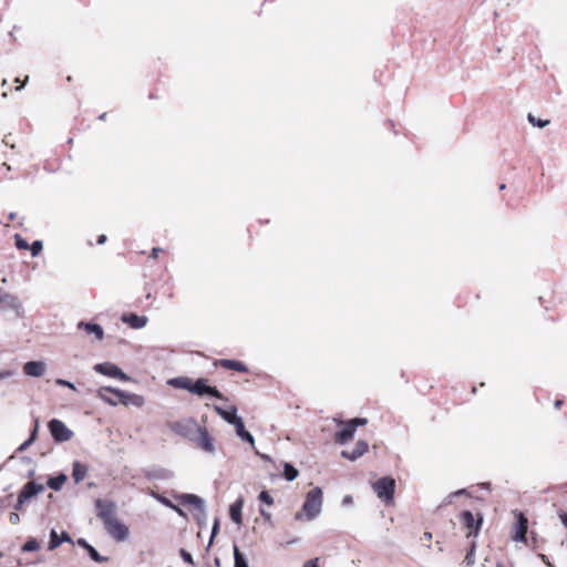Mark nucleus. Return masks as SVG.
<instances>
[{
    "instance_id": "f257e3e1",
    "label": "nucleus",
    "mask_w": 567,
    "mask_h": 567,
    "mask_svg": "<svg viewBox=\"0 0 567 567\" xmlns=\"http://www.w3.org/2000/svg\"><path fill=\"white\" fill-rule=\"evenodd\" d=\"M323 494L320 487H315L306 495L302 509L295 516L297 520H313L322 511Z\"/></svg>"
},
{
    "instance_id": "f03ea898",
    "label": "nucleus",
    "mask_w": 567,
    "mask_h": 567,
    "mask_svg": "<svg viewBox=\"0 0 567 567\" xmlns=\"http://www.w3.org/2000/svg\"><path fill=\"white\" fill-rule=\"evenodd\" d=\"M334 422L338 425H343V429H341L340 431H338L334 434V441L339 444H344L354 436L357 427L365 425L368 423V420L361 419V417H355V419L344 422L342 420L334 419Z\"/></svg>"
},
{
    "instance_id": "7ed1b4c3",
    "label": "nucleus",
    "mask_w": 567,
    "mask_h": 567,
    "mask_svg": "<svg viewBox=\"0 0 567 567\" xmlns=\"http://www.w3.org/2000/svg\"><path fill=\"white\" fill-rule=\"evenodd\" d=\"M372 488L378 498L385 505H389L393 502L395 481L392 477L384 476L379 478L372 484Z\"/></svg>"
},
{
    "instance_id": "20e7f679",
    "label": "nucleus",
    "mask_w": 567,
    "mask_h": 567,
    "mask_svg": "<svg viewBox=\"0 0 567 567\" xmlns=\"http://www.w3.org/2000/svg\"><path fill=\"white\" fill-rule=\"evenodd\" d=\"M96 516L103 523V526L117 519V508L114 502L107 499H97L95 502Z\"/></svg>"
},
{
    "instance_id": "39448f33",
    "label": "nucleus",
    "mask_w": 567,
    "mask_h": 567,
    "mask_svg": "<svg viewBox=\"0 0 567 567\" xmlns=\"http://www.w3.org/2000/svg\"><path fill=\"white\" fill-rule=\"evenodd\" d=\"M0 310L11 311L16 316L21 317L23 315V306L21 300L11 293L0 290Z\"/></svg>"
},
{
    "instance_id": "423d86ee",
    "label": "nucleus",
    "mask_w": 567,
    "mask_h": 567,
    "mask_svg": "<svg viewBox=\"0 0 567 567\" xmlns=\"http://www.w3.org/2000/svg\"><path fill=\"white\" fill-rule=\"evenodd\" d=\"M49 430L56 442H66L72 439L73 432L60 420L53 419L49 422Z\"/></svg>"
},
{
    "instance_id": "0eeeda50",
    "label": "nucleus",
    "mask_w": 567,
    "mask_h": 567,
    "mask_svg": "<svg viewBox=\"0 0 567 567\" xmlns=\"http://www.w3.org/2000/svg\"><path fill=\"white\" fill-rule=\"evenodd\" d=\"M195 444L208 453L209 455L216 454V446L214 437L204 427L197 429V435L194 437Z\"/></svg>"
},
{
    "instance_id": "6e6552de",
    "label": "nucleus",
    "mask_w": 567,
    "mask_h": 567,
    "mask_svg": "<svg viewBox=\"0 0 567 567\" xmlns=\"http://www.w3.org/2000/svg\"><path fill=\"white\" fill-rule=\"evenodd\" d=\"M107 534L116 542H125L128 538V527L118 518L104 526Z\"/></svg>"
},
{
    "instance_id": "1a4fd4ad",
    "label": "nucleus",
    "mask_w": 567,
    "mask_h": 567,
    "mask_svg": "<svg viewBox=\"0 0 567 567\" xmlns=\"http://www.w3.org/2000/svg\"><path fill=\"white\" fill-rule=\"evenodd\" d=\"M107 534L116 542H125L128 538V527L118 518L104 526Z\"/></svg>"
},
{
    "instance_id": "9d476101",
    "label": "nucleus",
    "mask_w": 567,
    "mask_h": 567,
    "mask_svg": "<svg viewBox=\"0 0 567 567\" xmlns=\"http://www.w3.org/2000/svg\"><path fill=\"white\" fill-rule=\"evenodd\" d=\"M94 370L103 375L117 378L122 381L130 380V378L117 365L113 363H97L94 365Z\"/></svg>"
},
{
    "instance_id": "9b49d317",
    "label": "nucleus",
    "mask_w": 567,
    "mask_h": 567,
    "mask_svg": "<svg viewBox=\"0 0 567 567\" xmlns=\"http://www.w3.org/2000/svg\"><path fill=\"white\" fill-rule=\"evenodd\" d=\"M192 393L196 395L209 394L217 399H223V394L214 386L207 385L205 379H197L192 384Z\"/></svg>"
},
{
    "instance_id": "f8f14e48",
    "label": "nucleus",
    "mask_w": 567,
    "mask_h": 567,
    "mask_svg": "<svg viewBox=\"0 0 567 567\" xmlns=\"http://www.w3.org/2000/svg\"><path fill=\"white\" fill-rule=\"evenodd\" d=\"M482 517L480 516L477 519L474 517V515L472 514V512L470 511H465L462 515H461V522L462 524L464 525V527L466 529H468L467 532V537L472 536V535H476L481 528V525H482Z\"/></svg>"
},
{
    "instance_id": "ddd939ff",
    "label": "nucleus",
    "mask_w": 567,
    "mask_h": 567,
    "mask_svg": "<svg viewBox=\"0 0 567 567\" xmlns=\"http://www.w3.org/2000/svg\"><path fill=\"white\" fill-rule=\"evenodd\" d=\"M115 396L124 405H134V406L141 408L145 403V400L142 395L125 392L122 390L115 391Z\"/></svg>"
},
{
    "instance_id": "4468645a",
    "label": "nucleus",
    "mask_w": 567,
    "mask_h": 567,
    "mask_svg": "<svg viewBox=\"0 0 567 567\" xmlns=\"http://www.w3.org/2000/svg\"><path fill=\"white\" fill-rule=\"evenodd\" d=\"M178 499L184 505H192L194 506L200 514L205 517L206 516V506L203 498L195 494H182L178 496Z\"/></svg>"
},
{
    "instance_id": "2eb2a0df",
    "label": "nucleus",
    "mask_w": 567,
    "mask_h": 567,
    "mask_svg": "<svg viewBox=\"0 0 567 567\" xmlns=\"http://www.w3.org/2000/svg\"><path fill=\"white\" fill-rule=\"evenodd\" d=\"M526 533H527V518L522 514H517V523L514 526V535L513 539L515 542L526 543Z\"/></svg>"
},
{
    "instance_id": "dca6fc26",
    "label": "nucleus",
    "mask_w": 567,
    "mask_h": 567,
    "mask_svg": "<svg viewBox=\"0 0 567 567\" xmlns=\"http://www.w3.org/2000/svg\"><path fill=\"white\" fill-rule=\"evenodd\" d=\"M44 491V485L42 484H37L34 482H28L21 489V492L19 493L20 495V501L22 502H27L29 501L31 497L42 493Z\"/></svg>"
},
{
    "instance_id": "f3484780",
    "label": "nucleus",
    "mask_w": 567,
    "mask_h": 567,
    "mask_svg": "<svg viewBox=\"0 0 567 567\" xmlns=\"http://www.w3.org/2000/svg\"><path fill=\"white\" fill-rule=\"evenodd\" d=\"M121 320L133 329H142L148 322L146 316H138L136 313H125L122 316Z\"/></svg>"
},
{
    "instance_id": "a211bd4d",
    "label": "nucleus",
    "mask_w": 567,
    "mask_h": 567,
    "mask_svg": "<svg viewBox=\"0 0 567 567\" xmlns=\"http://www.w3.org/2000/svg\"><path fill=\"white\" fill-rule=\"evenodd\" d=\"M368 449H369V444L365 441L360 440L355 443V446L351 452L342 451L341 456L344 458H348L350 461H355L359 457H361L363 454H365L368 452Z\"/></svg>"
},
{
    "instance_id": "6ab92c4d",
    "label": "nucleus",
    "mask_w": 567,
    "mask_h": 567,
    "mask_svg": "<svg viewBox=\"0 0 567 567\" xmlns=\"http://www.w3.org/2000/svg\"><path fill=\"white\" fill-rule=\"evenodd\" d=\"M45 368L42 361H29L23 365V372L29 377L39 378L44 374Z\"/></svg>"
},
{
    "instance_id": "aec40b11",
    "label": "nucleus",
    "mask_w": 567,
    "mask_h": 567,
    "mask_svg": "<svg viewBox=\"0 0 567 567\" xmlns=\"http://www.w3.org/2000/svg\"><path fill=\"white\" fill-rule=\"evenodd\" d=\"M78 329L84 330L89 334H93L95 339L99 341H101L104 338V330L97 323L80 321L78 323Z\"/></svg>"
},
{
    "instance_id": "412c9836",
    "label": "nucleus",
    "mask_w": 567,
    "mask_h": 567,
    "mask_svg": "<svg viewBox=\"0 0 567 567\" xmlns=\"http://www.w3.org/2000/svg\"><path fill=\"white\" fill-rule=\"evenodd\" d=\"M63 542L72 543L70 535L66 532H62L61 535H59L55 529H52L50 533V542H49L48 549L54 550Z\"/></svg>"
},
{
    "instance_id": "4be33fe9",
    "label": "nucleus",
    "mask_w": 567,
    "mask_h": 567,
    "mask_svg": "<svg viewBox=\"0 0 567 567\" xmlns=\"http://www.w3.org/2000/svg\"><path fill=\"white\" fill-rule=\"evenodd\" d=\"M115 391L118 390L111 386H103L99 389L97 398L111 405H116L118 403V399L115 396Z\"/></svg>"
},
{
    "instance_id": "5701e85b",
    "label": "nucleus",
    "mask_w": 567,
    "mask_h": 567,
    "mask_svg": "<svg viewBox=\"0 0 567 567\" xmlns=\"http://www.w3.org/2000/svg\"><path fill=\"white\" fill-rule=\"evenodd\" d=\"M215 411L217 414L225 420L227 423L235 425L236 420H241L240 416H237V409L236 406H231L229 410H224L220 406H215Z\"/></svg>"
},
{
    "instance_id": "b1692460",
    "label": "nucleus",
    "mask_w": 567,
    "mask_h": 567,
    "mask_svg": "<svg viewBox=\"0 0 567 567\" xmlns=\"http://www.w3.org/2000/svg\"><path fill=\"white\" fill-rule=\"evenodd\" d=\"M234 426H235V432H236L237 436L240 437L243 441L249 443L254 447L255 446V439L250 434V432H248L245 429L243 419L241 420H236V424Z\"/></svg>"
},
{
    "instance_id": "393cba45",
    "label": "nucleus",
    "mask_w": 567,
    "mask_h": 567,
    "mask_svg": "<svg viewBox=\"0 0 567 567\" xmlns=\"http://www.w3.org/2000/svg\"><path fill=\"white\" fill-rule=\"evenodd\" d=\"M244 506V498L239 497L235 503L230 505L229 514L230 518L237 525H241V509Z\"/></svg>"
},
{
    "instance_id": "a878e982",
    "label": "nucleus",
    "mask_w": 567,
    "mask_h": 567,
    "mask_svg": "<svg viewBox=\"0 0 567 567\" xmlns=\"http://www.w3.org/2000/svg\"><path fill=\"white\" fill-rule=\"evenodd\" d=\"M194 383V381L190 379V378H187V377H179V378H175V379H171L168 381V384L177 388V389H184V390H187L192 393V384Z\"/></svg>"
},
{
    "instance_id": "bb28decb",
    "label": "nucleus",
    "mask_w": 567,
    "mask_h": 567,
    "mask_svg": "<svg viewBox=\"0 0 567 567\" xmlns=\"http://www.w3.org/2000/svg\"><path fill=\"white\" fill-rule=\"evenodd\" d=\"M219 365L225 369L235 370L238 372H247V367L240 361L223 359L219 361Z\"/></svg>"
},
{
    "instance_id": "cd10ccee",
    "label": "nucleus",
    "mask_w": 567,
    "mask_h": 567,
    "mask_svg": "<svg viewBox=\"0 0 567 567\" xmlns=\"http://www.w3.org/2000/svg\"><path fill=\"white\" fill-rule=\"evenodd\" d=\"M87 473V467L80 462L73 463L72 477L75 483L82 482Z\"/></svg>"
},
{
    "instance_id": "c85d7f7f",
    "label": "nucleus",
    "mask_w": 567,
    "mask_h": 567,
    "mask_svg": "<svg viewBox=\"0 0 567 567\" xmlns=\"http://www.w3.org/2000/svg\"><path fill=\"white\" fill-rule=\"evenodd\" d=\"M66 478L68 477L65 474H59L58 476L51 477L48 481V486L53 491H60L63 484L65 483Z\"/></svg>"
},
{
    "instance_id": "c756f323",
    "label": "nucleus",
    "mask_w": 567,
    "mask_h": 567,
    "mask_svg": "<svg viewBox=\"0 0 567 567\" xmlns=\"http://www.w3.org/2000/svg\"><path fill=\"white\" fill-rule=\"evenodd\" d=\"M234 560H235V567H249L246 558L240 553L237 545H234Z\"/></svg>"
},
{
    "instance_id": "7c9ffc66",
    "label": "nucleus",
    "mask_w": 567,
    "mask_h": 567,
    "mask_svg": "<svg viewBox=\"0 0 567 567\" xmlns=\"http://www.w3.org/2000/svg\"><path fill=\"white\" fill-rule=\"evenodd\" d=\"M284 475L287 481L291 482L296 480L299 475V472L297 468H295L291 464L285 463L284 465Z\"/></svg>"
},
{
    "instance_id": "2f4dec72",
    "label": "nucleus",
    "mask_w": 567,
    "mask_h": 567,
    "mask_svg": "<svg viewBox=\"0 0 567 567\" xmlns=\"http://www.w3.org/2000/svg\"><path fill=\"white\" fill-rule=\"evenodd\" d=\"M527 121L533 125V126H536V127H539V128H543V127H546L550 121L549 120H540V118H537L534 114L532 113H528L527 114Z\"/></svg>"
},
{
    "instance_id": "473e14b6",
    "label": "nucleus",
    "mask_w": 567,
    "mask_h": 567,
    "mask_svg": "<svg viewBox=\"0 0 567 567\" xmlns=\"http://www.w3.org/2000/svg\"><path fill=\"white\" fill-rule=\"evenodd\" d=\"M40 548V545L37 539H29L22 547L23 551H35Z\"/></svg>"
},
{
    "instance_id": "72a5a7b5",
    "label": "nucleus",
    "mask_w": 567,
    "mask_h": 567,
    "mask_svg": "<svg viewBox=\"0 0 567 567\" xmlns=\"http://www.w3.org/2000/svg\"><path fill=\"white\" fill-rule=\"evenodd\" d=\"M87 554L91 557V559L94 560L95 563H103L106 560V558L102 557L93 546L90 547Z\"/></svg>"
},
{
    "instance_id": "f704fd0d",
    "label": "nucleus",
    "mask_w": 567,
    "mask_h": 567,
    "mask_svg": "<svg viewBox=\"0 0 567 567\" xmlns=\"http://www.w3.org/2000/svg\"><path fill=\"white\" fill-rule=\"evenodd\" d=\"M152 496L157 501L159 502L161 504L165 505L166 507H174V504L165 496L161 495V494H157V493H152Z\"/></svg>"
},
{
    "instance_id": "c9c22d12",
    "label": "nucleus",
    "mask_w": 567,
    "mask_h": 567,
    "mask_svg": "<svg viewBox=\"0 0 567 567\" xmlns=\"http://www.w3.org/2000/svg\"><path fill=\"white\" fill-rule=\"evenodd\" d=\"M259 499L262 503H266L267 505H272L274 504V498L269 495V493L267 491H262L259 494Z\"/></svg>"
},
{
    "instance_id": "e433bc0d",
    "label": "nucleus",
    "mask_w": 567,
    "mask_h": 567,
    "mask_svg": "<svg viewBox=\"0 0 567 567\" xmlns=\"http://www.w3.org/2000/svg\"><path fill=\"white\" fill-rule=\"evenodd\" d=\"M42 250V243L40 240H37L31 246V255L33 257L38 256L39 252Z\"/></svg>"
},
{
    "instance_id": "4c0bfd02",
    "label": "nucleus",
    "mask_w": 567,
    "mask_h": 567,
    "mask_svg": "<svg viewBox=\"0 0 567 567\" xmlns=\"http://www.w3.org/2000/svg\"><path fill=\"white\" fill-rule=\"evenodd\" d=\"M181 557L185 563L194 565L192 555L188 551H186L185 549H181Z\"/></svg>"
},
{
    "instance_id": "58836bf2",
    "label": "nucleus",
    "mask_w": 567,
    "mask_h": 567,
    "mask_svg": "<svg viewBox=\"0 0 567 567\" xmlns=\"http://www.w3.org/2000/svg\"><path fill=\"white\" fill-rule=\"evenodd\" d=\"M55 383L58 385L66 386V388H69L71 390H74V391L76 390L75 385L72 382L63 380V379H56Z\"/></svg>"
},
{
    "instance_id": "ea45409f",
    "label": "nucleus",
    "mask_w": 567,
    "mask_h": 567,
    "mask_svg": "<svg viewBox=\"0 0 567 567\" xmlns=\"http://www.w3.org/2000/svg\"><path fill=\"white\" fill-rule=\"evenodd\" d=\"M218 529H219V520L215 519L213 528H212V537H210L209 544L213 542L214 537L217 535Z\"/></svg>"
},
{
    "instance_id": "a19ab883",
    "label": "nucleus",
    "mask_w": 567,
    "mask_h": 567,
    "mask_svg": "<svg viewBox=\"0 0 567 567\" xmlns=\"http://www.w3.org/2000/svg\"><path fill=\"white\" fill-rule=\"evenodd\" d=\"M16 244H17V247L20 248V249H27L28 248V243L24 239H22L21 237H19V236H17Z\"/></svg>"
},
{
    "instance_id": "79ce46f5",
    "label": "nucleus",
    "mask_w": 567,
    "mask_h": 567,
    "mask_svg": "<svg viewBox=\"0 0 567 567\" xmlns=\"http://www.w3.org/2000/svg\"><path fill=\"white\" fill-rule=\"evenodd\" d=\"M13 375H14V371H11V370L1 371L0 372V381H2L4 379H8V378H11Z\"/></svg>"
},
{
    "instance_id": "37998d69",
    "label": "nucleus",
    "mask_w": 567,
    "mask_h": 567,
    "mask_svg": "<svg viewBox=\"0 0 567 567\" xmlns=\"http://www.w3.org/2000/svg\"><path fill=\"white\" fill-rule=\"evenodd\" d=\"M33 443V439H28L25 442H23L19 447L18 451L23 452L25 451L31 444Z\"/></svg>"
},
{
    "instance_id": "c03bdc74",
    "label": "nucleus",
    "mask_w": 567,
    "mask_h": 567,
    "mask_svg": "<svg viewBox=\"0 0 567 567\" xmlns=\"http://www.w3.org/2000/svg\"><path fill=\"white\" fill-rule=\"evenodd\" d=\"M303 567H319L318 565V559H311V560H308Z\"/></svg>"
},
{
    "instance_id": "a18cd8bd",
    "label": "nucleus",
    "mask_w": 567,
    "mask_h": 567,
    "mask_svg": "<svg viewBox=\"0 0 567 567\" xmlns=\"http://www.w3.org/2000/svg\"><path fill=\"white\" fill-rule=\"evenodd\" d=\"M19 520H20V517H19V515H18V514H16V513H11V514H10V522H11L12 524H17V523H19Z\"/></svg>"
},
{
    "instance_id": "49530a36",
    "label": "nucleus",
    "mask_w": 567,
    "mask_h": 567,
    "mask_svg": "<svg viewBox=\"0 0 567 567\" xmlns=\"http://www.w3.org/2000/svg\"><path fill=\"white\" fill-rule=\"evenodd\" d=\"M342 504L343 505H351L352 504V497L350 495H346L343 498H342Z\"/></svg>"
},
{
    "instance_id": "de8ad7c7",
    "label": "nucleus",
    "mask_w": 567,
    "mask_h": 567,
    "mask_svg": "<svg viewBox=\"0 0 567 567\" xmlns=\"http://www.w3.org/2000/svg\"><path fill=\"white\" fill-rule=\"evenodd\" d=\"M260 514L266 520H270L271 515L270 513L266 512L264 508H260Z\"/></svg>"
},
{
    "instance_id": "09e8293b",
    "label": "nucleus",
    "mask_w": 567,
    "mask_h": 567,
    "mask_svg": "<svg viewBox=\"0 0 567 567\" xmlns=\"http://www.w3.org/2000/svg\"><path fill=\"white\" fill-rule=\"evenodd\" d=\"M159 252H161V248L155 247V248L152 249L151 257L156 259L158 257Z\"/></svg>"
},
{
    "instance_id": "8fccbe9b",
    "label": "nucleus",
    "mask_w": 567,
    "mask_h": 567,
    "mask_svg": "<svg viewBox=\"0 0 567 567\" xmlns=\"http://www.w3.org/2000/svg\"><path fill=\"white\" fill-rule=\"evenodd\" d=\"M466 494V489H458L454 493H451V497H457V496H461V495H464Z\"/></svg>"
},
{
    "instance_id": "3c124183",
    "label": "nucleus",
    "mask_w": 567,
    "mask_h": 567,
    "mask_svg": "<svg viewBox=\"0 0 567 567\" xmlns=\"http://www.w3.org/2000/svg\"><path fill=\"white\" fill-rule=\"evenodd\" d=\"M196 518H197L198 523H199L200 525H203V524H205V520H206V518H207V515L204 517V516L200 514V512H198V514H197Z\"/></svg>"
},
{
    "instance_id": "603ef678",
    "label": "nucleus",
    "mask_w": 567,
    "mask_h": 567,
    "mask_svg": "<svg viewBox=\"0 0 567 567\" xmlns=\"http://www.w3.org/2000/svg\"><path fill=\"white\" fill-rule=\"evenodd\" d=\"M560 520L565 527H567V513L559 514Z\"/></svg>"
},
{
    "instance_id": "864d4df0",
    "label": "nucleus",
    "mask_w": 567,
    "mask_h": 567,
    "mask_svg": "<svg viewBox=\"0 0 567 567\" xmlns=\"http://www.w3.org/2000/svg\"><path fill=\"white\" fill-rule=\"evenodd\" d=\"M24 503H25V502L20 501V495H18V502H17V504H16L14 508H16L17 511H20V509L22 508V505H23Z\"/></svg>"
},
{
    "instance_id": "5fc2aeb1",
    "label": "nucleus",
    "mask_w": 567,
    "mask_h": 567,
    "mask_svg": "<svg viewBox=\"0 0 567 567\" xmlns=\"http://www.w3.org/2000/svg\"><path fill=\"white\" fill-rule=\"evenodd\" d=\"M106 239L107 238H106L105 235H100L99 238H97V244L99 245H103V244H105Z\"/></svg>"
},
{
    "instance_id": "6e6d98bb",
    "label": "nucleus",
    "mask_w": 567,
    "mask_h": 567,
    "mask_svg": "<svg viewBox=\"0 0 567 567\" xmlns=\"http://www.w3.org/2000/svg\"><path fill=\"white\" fill-rule=\"evenodd\" d=\"M172 509L175 511L178 515L185 516L183 509H181L178 506L174 505V507H172Z\"/></svg>"
},
{
    "instance_id": "4d7b16f0",
    "label": "nucleus",
    "mask_w": 567,
    "mask_h": 567,
    "mask_svg": "<svg viewBox=\"0 0 567 567\" xmlns=\"http://www.w3.org/2000/svg\"><path fill=\"white\" fill-rule=\"evenodd\" d=\"M76 544L83 548L87 544V542L84 538H79L76 540Z\"/></svg>"
},
{
    "instance_id": "13d9d810",
    "label": "nucleus",
    "mask_w": 567,
    "mask_h": 567,
    "mask_svg": "<svg viewBox=\"0 0 567 567\" xmlns=\"http://www.w3.org/2000/svg\"><path fill=\"white\" fill-rule=\"evenodd\" d=\"M540 559L547 565V566H550V563L548 560V557L544 554H540L539 555Z\"/></svg>"
},
{
    "instance_id": "bf43d9fd",
    "label": "nucleus",
    "mask_w": 567,
    "mask_h": 567,
    "mask_svg": "<svg viewBox=\"0 0 567 567\" xmlns=\"http://www.w3.org/2000/svg\"><path fill=\"white\" fill-rule=\"evenodd\" d=\"M37 432H38V423L35 424V427H34V430L31 432V435H30V437H29V439H33V441H34V440H35V437H37Z\"/></svg>"
},
{
    "instance_id": "052dcab7",
    "label": "nucleus",
    "mask_w": 567,
    "mask_h": 567,
    "mask_svg": "<svg viewBox=\"0 0 567 567\" xmlns=\"http://www.w3.org/2000/svg\"><path fill=\"white\" fill-rule=\"evenodd\" d=\"M455 497H451V494L444 499L446 505L452 504Z\"/></svg>"
},
{
    "instance_id": "680f3d73",
    "label": "nucleus",
    "mask_w": 567,
    "mask_h": 567,
    "mask_svg": "<svg viewBox=\"0 0 567 567\" xmlns=\"http://www.w3.org/2000/svg\"><path fill=\"white\" fill-rule=\"evenodd\" d=\"M28 80H29V78L27 76L25 80L23 81V83L20 86H18L16 90L20 91L27 84Z\"/></svg>"
},
{
    "instance_id": "e2e57ef3",
    "label": "nucleus",
    "mask_w": 567,
    "mask_h": 567,
    "mask_svg": "<svg viewBox=\"0 0 567 567\" xmlns=\"http://www.w3.org/2000/svg\"><path fill=\"white\" fill-rule=\"evenodd\" d=\"M424 538H425L426 540H430V539L432 538V534H431V533H429V532L424 533Z\"/></svg>"
},
{
    "instance_id": "0e129e2a",
    "label": "nucleus",
    "mask_w": 567,
    "mask_h": 567,
    "mask_svg": "<svg viewBox=\"0 0 567 567\" xmlns=\"http://www.w3.org/2000/svg\"><path fill=\"white\" fill-rule=\"evenodd\" d=\"M90 547H92V545H90L89 543L83 547L86 551L90 549Z\"/></svg>"
},
{
    "instance_id": "69168bd1",
    "label": "nucleus",
    "mask_w": 567,
    "mask_h": 567,
    "mask_svg": "<svg viewBox=\"0 0 567 567\" xmlns=\"http://www.w3.org/2000/svg\"><path fill=\"white\" fill-rule=\"evenodd\" d=\"M482 485L484 486V488H487V487L489 486V484H488V483H484V484H482Z\"/></svg>"
},
{
    "instance_id": "338daca9",
    "label": "nucleus",
    "mask_w": 567,
    "mask_h": 567,
    "mask_svg": "<svg viewBox=\"0 0 567 567\" xmlns=\"http://www.w3.org/2000/svg\"><path fill=\"white\" fill-rule=\"evenodd\" d=\"M100 118H101V120H105V114H102V115L100 116Z\"/></svg>"
},
{
    "instance_id": "774afa93",
    "label": "nucleus",
    "mask_w": 567,
    "mask_h": 567,
    "mask_svg": "<svg viewBox=\"0 0 567 567\" xmlns=\"http://www.w3.org/2000/svg\"><path fill=\"white\" fill-rule=\"evenodd\" d=\"M497 567H504V566H502V565H497Z\"/></svg>"
}]
</instances>
